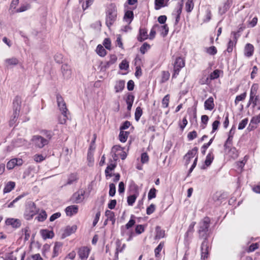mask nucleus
Listing matches in <instances>:
<instances>
[{
    "instance_id": "obj_52",
    "label": "nucleus",
    "mask_w": 260,
    "mask_h": 260,
    "mask_svg": "<svg viewBox=\"0 0 260 260\" xmlns=\"http://www.w3.org/2000/svg\"><path fill=\"white\" fill-rule=\"evenodd\" d=\"M30 8V5L28 4H25L21 5L18 9H17V12H22L28 10Z\"/></svg>"
},
{
    "instance_id": "obj_16",
    "label": "nucleus",
    "mask_w": 260,
    "mask_h": 260,
    "mask_svg": "<svg viewBox=\"0 0 260 260\" xmlns=\"http://www.w3.org/2000/svg\"><path fill=\"white\" fill-rule=\"evenodd\" d=\"M215 107L214 99L212 97L209 98L204 103V108L205 110L211 111Z\"/></svg>"
},
{
    "instance_id": "obj_55",
    "label": "nucleus",
    "mask_w": 260,
    "mask_h": 260,
    "mask_svg": "<svg viewBox=\"0 0 260 260\" xmlns=\"http://www.w3.org/2000/svg\"><path fill=\"white\" fill-rule=\"evenodd\" d=\"M219 124H220V122L219 120H215L213 122V123L212 124V133H214L216 131H217L218 129Z\"/></svg>"
},
{
    "instance_id": "obj_36",
    "label": "nucleus",
    "mask_w": 260,
    "mask_h": 260,
    "mask_svg": "<svg viewBox=\"0 0 260 260\" xmlns=\"http://www.w3.org/2000/svg\"><path fill=\"white\" fill-rule=\"evenodd\" d=\"M138 196L136 194H133L127 197V203L129 206H132L133 204L135 202L136 199L137 198Z\"/></svg>"
},
{
    "instance_id": "obj_9",
    "label": "nucleus",
    "mask_w": 260,
    "mask_h": 260,
    "mask_svg": "<svg viewBox=\"0 0 260 260\" xmlns=\"http://www.w3.org/2000/svg\"><path fill=\"white\" fill-rule=\"evenodd\" d=\"M77 229V228L76 225H73L72 226H67L62 231L61 238L64 239L70 236L71 234L75 233Z\"/></svg>"
},
{
    "instance_id": "obj_50",
    "label": "nucleus",
    "mask_w": 260,
    "mask_h": 260,
    "mask_svg": "<svg viewBox=\"0 0 260 260\" xmlns=\"http://www.w3.org/2000/svg\"><path fill=\"white\" fill-rule=\"evenodd\" d=\"M150 48V46L146 43H145L143 44V45L140 47V52L142 54H145V52Z\"/></svg>"
},
{
    "instance_id": "obj_1",
    "label": "nucleus",
    "mask_w": 260,
    "mask_h": 260,
    "mask_svg": "<svg viewBox=\"0 0 260 260\" xmlns=\"http://www.w3.org/2000/svg\"><path fill=\"white\" fill-rule=\"evenodd\" d=\"M117 18V8L114 4H110L107 9L106 24L108 27L111 26Z\"/></svg>"
},
{
    "instance_id": "obj_45",
    "label": "nucleus",
    "mask_w": 260,
    "mask_h": 260,
    "mask_svg": "<svg viewBox=\"0 0 260 260\" xmlns=\"http://www.w3.org/2000/svg\"><path fill=\"white\" fill-rule=\"evenodd\" d=\"M16 2L15 1V0H12L9 9L10 13L11 14H15L16 12Z\"/></svg>"
},
{
    "instance_id": "obj_32",
    "label": "nucleus",
    "mask_w": 260,
    "mask_h": 260,
    "mask_svg": "<svg viewBox=\"0 0 260 260\" xmlns=\"http://www.w3.org/2000/svg\"><path fill=\"white\" fill-rule=\"evenodd\" d=\"M158 24H156L153 25L151 28L149 34V39L152 40L153 39L155 36L156 32L158 30Z\"/></svg>"
},
{
    "instance_id": "obj_57",
    "label": "nucleus",
    "mask_w": 260,
    "mask_h": 260,
    "mask_svg": "<svg viewBox=\"0 0 260 260\" xmlns=\"http://www.w3.org/2000/svg\"><path fill=\"white\" fill-rule=\"evenodd\" d=\"M16 222V219L14 218H8L6 220V224L8 225H12L13 227L15 226V223Z\"/></svg>"
},
{
    "instance_id": "obj_30",
    "label": "nucleus",
    "mask_w": 260,
    "mask_h": 260,
    "mask_svg": "<svg viewBox=\"0 0 260 260\" xmlns=\"http://www.w3.org/2000/svg\"><path fill=\"white\" fill-rule=\"evenodd\" d=\"M105 216L107 217V220H109L112 222L113 223L115 222V215L113 212L110 210H106L105 212Z\"/></svg>"
},
{
    "instance_id": "obj_26",
    "label": "nucleus",
    "mask_w": 260,
    "mask_h": 260,
    "mask_svg": "<svg viewBox=\"0 0 260 260\" xmlns=\"http://www.w3.org/2000/svg\"><path fill=\"white\" fill-rule=\"evenodd\" d=\"M95 51L96 53L101 57H104L107 54V51L103 46V45L99 44L98 45Z\"/></svg>"
},
{
    "instance_id": "obj_12",
    "label": "nucleus",
    "mask_w": 260,
    "mask_h": 260,
    "mask_svg": "<svg viewBox=\"0 0 260 260\" xmlns=\"http://www.w3.org/2000/svg\"><path fill=\"white\" fill-rule=\"evenodd\" d=\"M89 252L90 249L88 247H83L79 249L78 254L81 259H86L89 255Z\"/></svg>"
},
{
    "instance_id": "obj_22",
    "label": "nucleus",
    "mask_w": 260,
    "mask_h": 260,
    "mask_svg": "<svg viewBox=\"0 0 260 260\" xmlns=\"http://www.w3.org/2000/svg\"><path fill=\"white\" fill-rule=\"evenodd\" d=\"M21 238H24V241L28 240L30 237V230L29 228L25 227L22 230Z\"/></svg>"
},
{
    "instance_id": "obj_8",
    "label": "nucleus",
    "mask_w": 260,
    "mask_h": 260,
    "mask_svg": "<svg viewBox=\"0 0 260 260\" xmlns=\"http://www.w3.org/2000/svg\"><path fill=\"white\" fill-rule=\"evenodd\" d=\"M184 65L185 62L182 58L180 57L176 58L174 65V74L173 76L174 77L176 75H178L180 69L184 67Z\"/></svg>"
},
{
    "instance_id": "obj_31",
    "label": "nucleus",
    "mask_w": 260,
    "mask_h": 260,
    "mask_svg": "<svg viewBox=\"0 0 260 260\" xmlns=\"http://www.w3.org/2000/svg\"><path fill=\"white\" fill-rule=\"evenodd\" d=\"M214 159V155L212 152L209 153L206 156L205 164L206 167L209 166L212 163L213 160Z\"/></svg>"
},
{
    "instance_id": "obj_51",
    "label": "nucleus",
    "mask_w": 260,
    "mask_h": 260,
    "mask_svg": "<svg viewBox=\"0 0 260 260\" xmlns=\"http://www.w3.org/2000/svg\"><path fill=\"white\" fill-rule=\"evenodd\" d=\"M248 120L247 118L243 119L239 124L238 129H243L244 128H245L248 123Z\"/></svg>"
},
{
    "instance_id": "obj_42",
    "label": "nucleus",
    "mask_w": 260,
    "mask_h": 260,
    "mask_svg": "<svg viewBox=\"0 0 260 260\" xmlns=\"http://www.w3.org/2000/svg\"><path fill=\"white\" fill-rule=\"evenodd\" d=\"M156 189L154 188H151L148 194V199L151 200L156 197Z\"/></svg>"
},
{
    "instance_id": "obj_58",
    "label": "nucleus",
    "mask_w": 260,
    "mask_h": 260,
    "mask_svg": "<svg viewBox=\"0 0 260 260\" xmlns=\"http://www.w3.org/2000/svg\"><path fill=\"white\" fill-rule=\"evenodd\" d=\"M164 0H155V9L158 10L164 6Z\"/></svg>"
},
{
    "instance_id": "obj_5",
    "label": "nucleus",
    "mask_w": 260,
    "mask_h": 260,
    "mask_svg": "<svg viewBox=\"0 0 260 260\" xmlns=\"http://www.w3.org/2000/svg\"><path fill=\"white\" fill-rule=\"evenodd\" d=\"M31 142L36 147L41 148L47 144L48 141L39 135L33 136L31 139Z\"/></svg>"
},
{
    "instance_id": "obj_47",
    "label": "nucleus",
    "mask_w": 260,
    "mask_h": 260,
    "mask_svg": "<svg viewBox=\"0 0 260 260\" xmlns=\"http://www.w3.org/2000/svg\"><path fill=\"white\" fill-rule=\"evenodd\" d=\"M116 192V187L115 185L113 183H110L109 185V196L111 197H113Z\"/></svg>"
},
{
    "instance_id": "obj_61",
    "label": "nucleus",
    "mask_w": 260,
    "mask_h": 260,
    "mask_svg": "<svg viewBox=\"0 0 260 260\" xmlns=\"http://www.w3.org/2000/svg\"><path fill=\"white\" fill-rule=\"evenodd\" d=\"M122 148L119 145H116L113 147L112 151V152L114 153L115 156L117 155L118 153H119L120 151H121Z\"/></svg>"
},
{
    "instance_id": "obj_7",
    "label": "nucleus",
    "mask_w": 260,
    "mask_h": 260,
    "mask_svg": "<svg viewBox=\"0 0 260 260\" xmlns=\"http://www.w3.org/2000/svg\"><path fill=\"white\" fill-rule=\"evenodd\" d=\"M210 219L208 217H205L200 223V229L199 233L200 235L204 236V234L208 231L209 226Z\"/></svg>"
},
{
    "instance_id": "obj_21",
    "label": "nucleus",
    "mask_w": 260,
    "mask_h": 260,
    "mask_svg": "<svg viewBox=\"0 0 260 260\" xmlns=\"http://www.w3.org/2000/svg\"><path fill=\"white\" fill-rule=\"evenodd\" d=\"M157 31H159L160 32L161 35L163 37H165L168 35L169 31V27H168L167 24H165L163 25H160L158 24Z\"/></svg>"
},
{
    "instance_id": "obj_37",
    "label": "nucleus",
    "mask_w": 260,
    "mask_h": 260,
    "mask_svg": "<svg viewBox=\"0 0 260 260\" xmlns=\"http://www.w3.org/2000/svg\"><path fill=\"white\" fill-rule=\"evenodd\" d=\"M170 78V73L168 71H163L161 73V82L164 83L168 81Z\"/></svg>"
},
{
    "instance_id": "obj_44",
    "label": "nucleus",
    "mask_w": 260,
    "mask_h": 260,
    "mask_svg": "<svg viewBox=\"0 0 260 260\" xmlns=\"http://www.w3.org/2000/svg\"><path fill=\"white\" fill-rule=\"evenodd\" d=\"M47 218V214L45 211H42L38 215V216L36 217V219L39 221H43L44 220H45Z\"/></svg>"
},
{
    "instance_id": "obj_24",
    "label": "nucleus",
    "mask_w": 260,
    "mask_h": 260,
    "mask_svg": "<svg viewBox=\"0 0 260 260\" xmlns=\"http://www.w3.org/2000/svg\"><path fill=\"white\" fill-rule=\"evenodd\" d=\"M148 37L147 30L144 28H140L139 30V36L138 40L140 41H143L146 40Z\"/></svg>"
},
{
    "instance_id": "obj_17",
    "label": "nucleus",
    "mask_w": 260,
    "mask_h": 260,
    "mask_svg": "<svg viewBox=\"0 0 260 260\" xmlns=\"http://www.w3.org/2000/svg\"><path fill=\"white\" fill-rule=\"evenodd\" d=\"M62 243L59 242L55 243L53 249L52 257H55L57 256L61 251Z\"/></svg>"
},
{
    "instance_id": "obj_2",
    "label": "nucleus",
    "mask_w": 260,
    "mask_h": 260,
    "mask_svg": "<svg viewBox=\"0 0 260 260\" xmlns=\"http://www.w3.org/2000/svg\"><path fill=\"white\" fill-rule=\"evenodd\" d=\"M257 89L258 85H252L250 90L249 104L252 103L253 108L256 107L257 110H260V98L256 95Z\"/></svg>"
},
{
    "instance_id": "obj_49",
    "label": "nucleus",
    "mask_w": 260,
    "mask_h": 260,
    "mask_svg": "<svg viewBox=\"0 0 260 260\" xmlns=\"http://www.w3.org/2000/svg\"><path fill=\"white\" fill-rule=\"evenodd\" d=\"M164 246V243L163 242H160L157 247L155 249L154 252L156 257L158 256L159 252L161 251Z\"/></svg>"
},
{
    "instance_id": "obj_59",
    "label": "nucleus",
    "mask_w": 260,
    "mask_h": 260,
    "mask_svg": "<svg viewBox=\"0 0 260 260\" xmlns=\"http://www.w3.org/2000/svg\"><path fill=\"white\" fill-rule=\"evenodd\" d=\"M117 59V57L115 55H111L110 57L109 60L107 62V65L110 66L114 63Z\"/></svg>"
},
{
    "instance_id": "obj_13",
    "label": "nucleus",
    "mask_w": 260,
    "mask_h": 260,
    "mask_svg": "<svg viewBox=\"0 0 260 260\" xmlns=\"http://www.w3.org/2000/svg\"><path fill=\"white\" fill-rule=\"evenodd\" d=\"M65 211L67 216H72L77 213L78 207L77 205H71L67 207Z\"/></svg>"
},
{
    "instance_id": "obj_43",
    "label": "nucleus",
    "mask_w": 260,
    "mask_h": 260,
    "mask_svg": "<svg viewBox=\"0 0 260 260\" xmlns=\"http://www.w3.org/2000/svg\"><path fill=\"white\" fill-rule=\"evenodd\" d=\"M16 166V159L13 158L10 160L7 165V168L9 170L13 169Z\"/></svg>"
},
{
    "instance_id": "obj_14",
    "label": "nucleus",
    "mask_w": 260,
    "mask_h": 260,
    "mask_svg": "<svg viewBox=\"0 0 260 260\" xmlns=\"http://www.w3.org/2000/svg\"><path fill=\"white\" fill-rule=\"evenodd\" d=\"M57 102L58 104V106L60 109V110L61 111L62 113H67V109L66 107V104L62 99V98L60 95L57 96Z\"/></svg>"
},
{
    "instance_id": "obj_3",
    "label": "nucleus",
    "mask_w": 260,
    "mask_h": 260,
    "mask_svg": "<svg viewBox=\"0 0 260 260\" xmlns=\"http://www.w3.org/2000/svg\"><path fill=\"white\" fill-rule=\"evenodd\" d=\"M197 153V149L194 148L191 150L189 151L185 156H184V160L185 161L186 164L188 165L190 161L194 158L193 164L191 166V167L189 169V172H191L193 169L195 168L197 165V162L198 160V157L196 156Z\"/></svg>"
},
{
    "instance_id": "obj_11",
    "label": "nucleus",
    "mask_w": 260,
    "mask_h": 260,
    "mask_svg": "<svg viewBox=\"0 0 260 260\" xmlns=\"http://www.w3.org/2000/svg\"><path fill=\"white\" fill-rule=\"evenodd\" d=\"M116 167V162L114 161L108 165L105 170V175L107 178L111 177L113 176V171L115 169Z\"/></svg>"
},
{
    "instance_id": "obj_27",
    "label": "nucleus",
    "mask_w": 260,
    "mask_h": 260,
    "mask_svg": "<svg viewBox=\"0 0 260 260\" xmlns=\"http://www.w3.org/2000/svg\"><path fill=\"white\" fill-rule=\"evenodd\" d=\"M129 135V133L127 132H124L123 131H120L119 139L120 142L122 143H124L126 141L128 136Z\"/></svg>"
},
{
    "instance_id": "obj_28",
    "label": "nucleus",
    "mask_w": 260,
    "mask_h": 260,
    "mask_svg": "<svg viewBox=\"0 0 260 260\" xmlns=\"http://www.w3.org/2000/svg\"><path fill=\"white\" fill-rule=\"evenodd\" d=\"M15 186V183L14 182H8L4 189V193H8L10 192Z\"/></svg>"
},
{
    "instance_id": "obj_63",
    "label": "nucleus",
    "mask_w": 260,
    "mask_h": 260,
    "mask_svg": "<svg viewBox=\"0 0 260 260\" xmlns=\"http://www.w3.org/2000/svg\"><path fill=\"white\" fill-rule=\"evenodd\" d=\"M134 100V96L132 94H129L126 98V102L127 105H131L133 104Z\"/></svg>"
},
{
    "instance_id": "obj_62",
    "label": "nucleus",
    "mask_w": 260,
    "mask_h": 260,
    "mask_svg": "<svg viewBox=\"0 0 260 260\" xmlns=\"http://www.w3.org/2000/svg\"><path fill=\"white\" fill-rule=\"evenodd\" d=\"M220 71L218 70H215L210 74V79H215L219 77Z\"/></svg>"
},
{
    "instance_id": "obj_40",
    "label": "nucleus",
    "mask_w": 260,
    "mask_h": 260,
    "mask_svg": "<svg viewBox=\"0 0 260 260\" xmlns=\"http://www.w3.org/2000/svg\"><path fill=\"white\" fill-rule=\"evenodd\" d=\"M170 101V96L169 94H167L164 96L162 100V106L163 108H165L168 107L169 103Z\"/></svg>"
},
{
    "instance_id": "obj_54",
    "label": "nucleus",
    "mask_w": 260,
    "mask_h": 260,
    "mask_svg": "<svg viewBox=\"0 0 260 260\" xmlns=\"http://www.w3.org/2000/svg\"><path fill=\"white\" fill-rule=\"evenodd\" d=\"M67 119L68 117L67 115V113H61V115L59 118V122L60 124H64L66 123Z\"/></svg>"
},
{
    "instance_id": "obj_20",
    "label": "nucleus",
    "mask_w": 260,
    "mask_h": 260,
    "mask_svg": "<svg viewBox=\"0 0 260 260\" xmlns=\"http://www.w3.org/2000/svg\"><path fill=\"white\" fill-rule=\"evenodd\" d=\"M254 51V47L251 44H247L244 49V54L247 57H250L253 55Z\"/></svg>"
},
{
    "instance_id": "obj_6",
    "label": "nucleus",
    "mask_w": 260,
    "mask_h": 260,
    "mask_svg": "<svg viewBox=\"0 0 260 260\" xmlns=\"http://www.w3.org/2000/svg\"><path fill=\"white\" fill-rule=\"evenodd\" d=\"M37 209L34 203H29L26 207L25 216L27 219L31 218L37 212Z\"/></svg>"
},
{
    "instance_id": "obj_25",
    "label": "nucleus",
    "mask_w": 260,
    "mask_h": 260,
    "mask_svg": "<svg viewBox=\"0 0 260 260\" xmlns=\"http://www.w3.org/2000/svg\"><path fill=\"white\" fill-rule=\"evenodd\" d=\"M125 82L124 81H118L115 85V89L116 92H121L124 88Z\"/></svg>"
},
{
    "instance_id": "obj_39",
    "label": "nucleus",
    "mask_w": 260,
    "mask_h": 260,
    "mask_svg": "<svg viewBox=\"0 0 260 260\" xmlns=\"http://www.w3.org/2000/svg\"><path fill=\"white\" fill-rule=\"evenodd\" d=\"M142 110L141 108V107H138L136 108L135 113V119L137 121H138L142 116Z\"/></svg>"
},
{
    "instance_id": "obj_4",
    "label": "nucleus",
    "mask_w": 260,
    "mask_h": 260,
    "mask_svg": "<svg viewBox=\"0 0 260 260\" xmlns=\"http://www.w3.org/2000/svg\"><path fill=\"white\" fill-rule=\"evenodd\" d=\"M135 223V220L131 219L125 225V227L122 229L121 235L123 236L125 235L128 236L127 241L132 240L133 236V232L129 229L132 227Z\"/></svg>"
},
{
    "instance_id": "obj_60",
    "label": "nucleus",
    "mask_w": 260,
    "mask_h": 260,
    "mask_svg": "<svg viewBox=\"0 0 260 260\" xmlns=\"http://www.w3.org/2000/svg\"><path fill=\"white\" fill-rule=\"evenodd\" d=\"M50 248V246L49 244H46L43 246V249H42V252H43V254L45 256H47V254L48 252L49 251Z\"/></svg>"
},
{
    "instance_id": "obj_18",
    "label": "nucleus",
    "mask_w": 260,
    "mask_h": 260,
    "mask_svg": "<svg viewBox=\"0 0 260 260\" xmlns=\"http://www.w3.org/2000/svg\"><path fill=\"white\" fill-rule=\"evenodd\" d=\"M84 191L83 190H79L74 194L73 198L76 203H81L84 199Z\"/></svg>"
},
{
    "instance_id": "obj_29",
    "label": "nucleus",
    "mask_w": 260,
    "mask_h": 260,
    "mask_svg": "<svg viewBox=\"0 0 260 260\" xmlns=\"http://www.w3.org/2000/svg\"><path fill=\"white\" fill-rule=\"evenodd\" d=\"M156 235L155 238L156 239H159L165 237V233L164 230H161V229L157 226L156 228Z\"/></svg>"
},
{
    "instance_id": "obj_15",
    "label": "nucleus",
    "mask_w": 260,
    "mask_h": 260,
    "mask_svg": "<svg viewBox=\"0 0 260 260\" xmlns=\"http://www.w3.org/2000/svg\"><path fill=\"white\" fill-rule=\"evenodd\" d=\"M62 73L64 78L68 79L71 77L72 71L71 68L67 64H64L61 68Z\"/></svg>"
},
{
    "instance_id": "obj_56",
    "label": "nucleus",
    "mask_w": 260,
    "mask_h": 260,
    "mask_svg": "<svg viewBox=\"0 0 260 260\" xmlns=\"http://www.w3.org/2000/svg\"><path fill=\"white\" fill-rule=\"evenodd\" d=\"M116 44L117 46L123 49V44L122 42V39L121 36L120 35H118L117 36L116 41Z\"/></svg>"
},
{
    "instance_id": "obj_53",
    "label": "nucleus",
    "mask_w": 260,
    "mask_h": 260,
    "mask_svg": "<svg viewBox=\"0 0 260 260\" xmlns=\"http://www.w3.org/2000/svg\"><path fill=\"white\" fill-rule=\"evenodd\" d=\"M45 159V157L42 154H36L34 156V159L37 162H40L42 161Z\"/></svg>"
},
{
    "instance_id": "obj_64",
    "label": "nucleus",
    "mask_w": 260,
    "mask_h": 260,
    "mask_svg": "<svg viewBox=\"0 0 260 260\" xmlns=\"http://www.w3.org/2000/svg\"><path fill=\"white\" fill-rule=\"evenodd\" d=\"M251 123L258 124L260 122V114L256 116L253 117L250 121Z\"/></svg>"
},
{
    "instance_id": "obj_41",
    "label": "nucleus",
    "mask_w": 260,
    "mask_h": 260,
    "mask_svg": "<svg viewBox=\"0 0 260 260\" xmlns=\"http://www.w3.org/2000/svg\"><path fill=\"white\" fill-rule=\"evenodd\" d=\"M16 64V60L15 58H9L5 60V64L7 67Z\"/></svg>"
},
{
    "instance_id": "obj_10",
    "label": "nucleus",
    "mask_w": 260,
    "mask_h": 260,
    "mask_svg": "<svg viewBox=\"0 0 260 260\" xmlns=\"http://www.w3.org/2000/svg\"><path fill=\"white\" fill-rule=\"evenodd\" d=\"M209 246L208 242L205 240L201 245V259L205 260L208 257Z\"/></svg>"
},
{
    "instance_id": "obj_23",
    "label": "nucleus",
    "mask_w": 260,
    "mask_h": 260,
    "mask_svg": "<svg viewBox=\"0 0 260 260\" xmlns=\"http://www.w3.org/2000/svg\"><path fill=\"white\" fill-rule=\"evenodd\" d=\"M134 14L132 11H127L124 16V20L128 24H129L133 19Z\"/></svg>"
},
{
    "instance_id": "obj_34",
    "label": "nucleus",
    "mask_w": 260,
    "mask_h": 260,
    "mask_svg": "<svg viewBox=\"0 0 260 260\" xmlns=\"http://www.w3.org/2000/svg\"><path fill=\"white\" fill-rule=\"evenodd\" d=\"M194 7V4L192 0H188L185 4V9L187 12H190Z\"/></svg>"
},
{
    "instance_id": "obj_38",
    "label": "nucleus",
    "mask_w": 260,
    "mask_h": 260,
    "mask_svg": "<svg viewBox=\"0 0 260 260\" xmlns=\"http://www.w3.org/2000/svg\"><path fill=\"white\" fill-rule=\"evenodd\" d=\"M129 68L128 62L124 59L122 61V62L119 64V68L121 70H127Z\"/></svg>"
},
{
    "instance_id": "obj_35",
    "label": "nucleus",
    "mask_w": 260,
    "mask_h": 260,
    "mask_svg": "<svg viewBox=\"0 0 260 260\" xmlns=\"http://www.w3.org/2000/svg\"><path fill=\"white\" fill-rule=\"evenodd\" d=\"M246 95H247L246 92H245L241 94L240 95H237L236 97V99L235 100V105H237L239 103V102L244 100L246 97Z\"/></svg>"
},
{
    "instance_id": "obj_46",
    "label": "nucleus",
    "mask_w": 260,
    "mask_h": 260,
    "mask_svg": "<svg viewBox=\"0 0 260 260\" xmlns=\"http://www.w3.org/2000/svg\"><path fill=\"white\" fill-rule=\"evenodd\" d=\"M156 209V206L154 204H151L146 209V213L147 215H150L152 214Z\"/></svg>"
},
{
    "instance_id": "obj_33",
    "label": "nucleus",
    "mask_w": 260,
    "mask_h": 260,
    "mask_svg": "<svg viewBox=\"0 0 260 260\" xmlns=\"http://www.w3.org/2000/svg\"><path fill=\"white\" fill-rule=\"evenodd\" d=\"M205 52L211 55H214L217 53V49L215 46L207 47L205 49Z\"/></svg>"
},
{
    "instance_id": "obj_48",
    "label": "nucleus",
    "mask_w": 260,
    "mask_h": 260,
    "mask_svg": "<svg viewBox=\"0 0 260 260\" xmlns=\"http://www.w3.org/2000/svg\"><path fill=\"white\" fill-rule=\"evenodd\" d=\"M103 45L108 50L111 49V42L109 38H106L103 41Z\"/></svg>"
},
{
    "instance_id": "obj_19",
    "label": "nucleus",
    "mask_w": 260,
    "mask_h": 260,
    "mask_svg": "<svg viewBox=\"0 0 260 260\" xmlns=\"http://www.w3.org/2000/svg\"><path fill=\"white\" fill-rule=\"evenodd\" d=\"M40 234L42 238L46 240L47 239L52 238L54 236V233L53 231H49L48 230H42L40 231Z\"/></svg>"
}]
</instances>
